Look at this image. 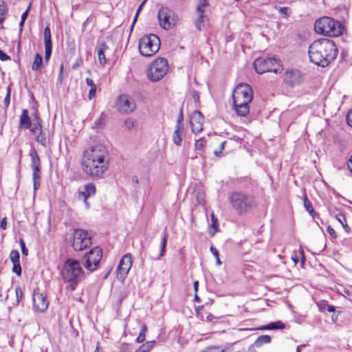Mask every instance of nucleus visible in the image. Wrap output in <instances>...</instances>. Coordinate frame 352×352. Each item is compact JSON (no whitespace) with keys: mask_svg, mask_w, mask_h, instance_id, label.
I'll return each instance as SVG.
<instances>
[{"mask_svg":"<svg viewBox=\"0 0 352 352\" xmlns=\"http://www.w3.org/2000/svg\"><path fill=\"white\" fill-rule=\"evenodd\" d=\"M102 153H107V148L102 144L92 146L86 149L83 153V158L81 162L82 170L91 177L102 178L104 173L108 169L109 160L106 164L96 165L95 160Z\"/></svg>","mask_w":352,"mask_h":352,"instance_id":"obj_2","label":"nucleus"},{"mask_svg":"<svg viewBox=\"0 0 352 352\" xmlns=\"http://www.w3.org/2000/svg\"><path fill=\"white\" fill-rule=\"evenodd\" d=\"M192 98L194 100V102L195 104H199L200 102V98H199V93L198 91L197 90H194L192 91Z\"/></svg>","mask_w":352,"mask_h":352,"instance_id":"obj_58","label":"nucleus"},{"mask_svg":"<svg viewBox=\"0 0 352 352\" xmlns=\"http://www.w3.org/2000/svg\"><path fill=\"white\" fill-rule=\"evenodd\" d=\"M160 26L164 30L172 29L179 20V16L168 7H161L157 13Z\"/></svg>","mask_w":352,"mask_h":352,"instance_id":"obj_11","label":"nucleus"},{"mask_svg":"<svg viewBox=\"0 0 352 352\" xmlns=\"http://www.w3.org/2000/svg\"><path fill=\"white\" fill-rule=\"evenodd\" d=\"M33 188L34 192L40 188L41 173L32 174Z\"/></svg>","mask_w":352,"mask_h":352,"instance_id":"obj_36","label":"nucleus"},{"mask_svg":"<svg viewBox=\"0 0 352 352\" xmlns=\"http://www.w3.org/2000/svg\"><path fill=\"white\" fill-rule=\"evenodd\" d=\"M30 97L32 99V102L36 105V111L34 113H32V116L33 118L34 123H42V120L40 118L39 114H38V103H37V101L36 100V99H35L32 92L30 94Z\"/></svg>","mask_w":352,"mask_h":352,"instance_id":"obj_33","label":"nucleus"},{"mask_svg":"<svg viewBox=\"0 0 352 352\" xmlns=\"http://www.w3.org/2000/svg\"><path fill=\"white\" fill-rule=\"evenodd\" d=\"M32 301L35 309L41 313L45 312L49 306V300L44 292H41L38 287L34 289Z\"/></svg>","mask_w":352,"mask_h":352,"instance_id":"obj_15","label":"nucleus"},{"mask_svg":"<svg viewBox=\"0 0 352 352\" xmlns=\"http://www.w3.org/2000/svg\"><path fill=\"white\" fill-rule=\"evenodd\" d=\"M60 274L63 281L68 284L67 289L74 292L81 281L84 271L78 260L69 258L63 263Z\"/></svg>","mask_w":352,"mask_h":352,"instance_id":"obj_3","label":"nucleus"},{"mask_svg":"<svg viewBox=\"0 0 352 352\" xmlns=\"http://www.w3.org/2000/svg\"><path fill=\"white\" fill-rule=\"evenodd\" d=\"M183 122H184V113H183V107H182L179 110V113L178 115L176 125L184 127Z\"/></svg>","mask_w":352,"mask_h":352,"instance_id":"obj_52","label":"nucleus"},{"mask_svg":"<svg viewBox=\"0 0 352 352\" xmlns=\"http://www.w3.org/2000/svg\"><path fill=\"white\" fill-rule=\"evenodd\" d=\"M204 16V13H199L197 19L195 21V25L199 31L202 29Z\"/></svg>","mask_w":352,"mask_h":352,"instance_id":"obj_39","label":"nucleus"},{"mask_svg":"<svg viewBox=\"0 0 352 352\" xmlns=\"http://www.w3.org/2000/svg\"><path fill=\"white\" fill-rule=\"evenodd\" d=\"M107 153H102L99 157H97L96 160H95V166L96 165H102L106 164L107 161L106 156Z\"/></svg>","mask_w":352,"mask_h":352,"instance_id":"obj_49","label":"nucleus"},{"mask_svg":"<svg viewBox=\"0 0 352 352\" xmlns=\"http://www.w3.org/2000/svg\"><path fill=\"white\" fill-rule=\"evenodd\" d=\"M160 44V39L157 35L155 34H146L139 41V52L143 56L151 57L159 51Z\"/></svg>","mask_w":352,"mask_h":352,"instance_id":"obj_6","label":"nucleus"},{"mask_svg":"<svg viewBox=\"0 0 352 352\" xmlns=\"http://www.w3.org/2000/svg\"><path fill=\"white\" fill-rule=\"evenodd\" d=\"M346 165L348 170L352 173V155L349 157Z\"/></svg>","mask_w":352,"mask_h":352,"instance_id":"obj_64","label":"nucleus"},{"mask_svg":"<svg viewBox=\"0 0 352 352\" xmlns=\"http://www.w3.org/2000/svg\"><path fill=\"white\" fill-rule=\"evenodd\" d=\"M252 102L253 98V90L251 86L247 83H239L235 88L232 94V100Z\"/></svg>","mask_w":352,"mask_h":352,"instance_id":"obj_13","label":"nucleus"},{"mask_svg":"<svg viewBox=\"0 0 352 352\" xmlns=\"http://www.w3.org/2000/svg\"><path fill=\"white\" fill-rule=\"evenodd\" d=\"M130 253L125 254L120 259L116 271L120 278L124 279L131 268L133 261Z\"/></svg>","mask_w":352,"mask_h":352,"instance_id":"obj_16","label":"nucleus"},{"mask_svg":"<svg viewBox=\"0 0 352 352\" xmlns=\"http://www.w3.org/2000/svg\"><path fill=\"white\" fill-rule=\"evenodd\" d=\"M135 122L131 118H128L124 121V126L130 130L135 126Z\"/></svg>","mask_w":352,"mask_h":352,"instance_id":"obj_54","label":"nucleus"},{"mask_svg":"<svg viewBox=\"0 0 352 352\" xmlns=\"http://www.w3.org/2000/svg\"><path fill=\"white\" fill-rule=\"evenodd\" d=\"M210 228H213V231L209 230L208 233L210 236H214L217 232L219 231V224L217 218L214 216L213 213L211 214V224L210 225Z\"/></svg>","mask_w":352,"mask_h":352,"instance_id":"obj_31","label":"nucleus"},{"mask_svg":"<svg viewBox=\"0 0 352 352\" xmlns=\"http://www.w3.org/2000/svg\"><path fill=\"white\" fill-rule=\"evenodd\" d=\"M336 219H337L338 221H339L342 224V226L343 228L344 229V230L347 233H349L350 228L347 225L346 219L345 218L344 214H343L342 213H338V214H337L336 215Z\"/></svg>","mask_w":352,"mask_h":352,"instance_id":"obj_34","label":"nucleus"},{"mask_svg":"<svg viewBox=\"0 0 352 352\" xmlns=\"http://www.w3.org/2000/svg\"><path fill=\"white\" fill-rule=\"evenodd\" d=\"M152 349L151 348V346H149L148 343L147 342H146L145 343L142 344L139 348L136 351V352L139 351V352H148L149 351H151Z\"/></svg>","mask_w":352,"mask_h":352,"instance_id":"obj_55","label":"nucleus"},{"mask_svg":"<svg viewBox=\"0 0 352 352\" xmlns=\"http://www.w3.org/2000/svg\"><path fill=\"white\" fill-rule=\"evenodd\" d=\"M284 82L292 87L301 85L305 80V74L298 69H287L283 76Z\"/></svg>","mask_w":352,"mask_h":352,"instance_id":"obj_12","label":"nucleus"},{"mask_svg":"<svg viewBox=\"0 0 352 352\" xmlns=\"http://www.w3.org/2000/svg\"><path fill=\"white\" fill-rule=\"evenodd\" d=\"M29 129L30 130L31 133L35 135L37 131H38V132L43 131L42 123H33L32 127H30Z\"/></svg>","mask_w":352,"mask_h":352,"instance_id":"obj_46","label":"nucleus"},{"mask_svg":"<svg viewBox=\"0 0 352 352\" xmlns=\"http://www.w3.org/2000/svg\"><path fill=\"white\" fill-rule=\"evenodd\" d=\"M183 129V126L175 125V131L173 132L172 139L174 144H176L177 146L182 145Z\"/></svg>","mask_w":352,"mask_h":352,"instance_id":"obj_26","label":"nucleus"},{"mask_svg":"<svg viewBox=\"0 0 352 352\" xmlns=\"http://www.w3.org/2000/svg\"><path fill=\"white\" fill-rule=\"evenodd\" d=\"M201 352H226L225 349H221L220 346H207L205 350L201 351Z\"/></svg>","mask_w":352,"mask_h":352,"instance_id":"obj_40","label":"nucleus"},{"mask_svg":"<svg viewBox=\"0 0 352 352\" xmlns=\"http://www.w3.org/2000/svg\"><path fill=\"white\" fill-rule=\"evenodd\" d=\"M29 156L31 159V168L32 174L41 173V164L40 157L34 146H31L29 152Z\"/></svg>","mask_w":352,"mask_h":352,"instance_id":"obj_18","label":"nucleus"},{"mask_svg":"<svg viewBox=\"0 0 352 352\" xmlns=\"http://www.w3.org/2000/svg\"><path fill=\"white\" fill-rule=\"evenodd\" d=\"M317 306L320 312H324L325 311H327L330 313L336 312V307L332 305H329L327 300H321L318 301L317 302Z\"/></svg>","mask_w":352,"mask_h":352,"instance_id":"obj_27","label":"nucleus"},{"mask_svg":"<svg viewBox=\"0 0 352 352\" xmlns=\"http://www.w3.org/2000/svg\"><path fill=\"white\" fill-rule=\"evenodd\" d=\"M327 232L331 235L333 239H337L338 236L334 229L329 226L327 228Z\"/></svg>","mask_w":352,"mask_h":352,"instance_id":"obj_60","label":"nucleus"},{"mask_svg":"<svg viewBox=\"0 0 352 352\" xmlns=\"http://www.w3.org/2000/svg\"><path fill=\"white\" fill-rule=\"evenodd\" d=\"M168 239V233L165 231L164 232V235H163V237L161 241L160 251L158 258H160L161 257L164 256L166 253V248Z\"/></svg>","mask_w":352,"mask_h":352,"instance_id":"obj_32","label":"nucleus"},{"mask_svg":"<svg viewBox=\"0 0 352 352\" xmlns=\"http://www.w3.org/2000/svg\"><path fill=\"white\" fill-rule=\"evenodd\" d=\"M338 53L335 41L327 38L314 41L308 50L309 60L321 67H327L336 58Z\"/></svg>","mask_w":352,"mask_h":352,"instance_id":"obj_1","label":"nucleus"},{"mask_svg":"<svg viewBox=\"0 0 352 352\" xmlns=\"http://www.w3.org/2000/svg\"><path fill=\"white\" fill-rule=\"evenodd\" d=\"M253 67L255 72L258 74H263L266 72H279V62L274 56H261L257 58L253 63Z\"/></svg>","mask_w":352,"mask_h":352,"instance_id":"obj_9","label":"nucleus"},{"mask_svg":"<svg viewBox=\"0 0 352 352\" xmlns=\"http://www.w3.org/2000/svg\"><path fill=\"white\" fill-rule=\"evenodd\" d=\"M209 6L207 0H199V4L197 6L196 10L198 13H204V7Z\"/></svg>","mask_w":352,"mask_h":352,"instance_id":"obj_45","label":"nucleus"},{"mask_svg":"<svg viewBox=\"0 0 352 352\" xmlns=\"http://www.w3.org/2000/svg\"><path fill=\"white\" fill-rule=\"evenodd\" d=\"M102 250L100 246L91 248L83 256V265L91 272L98 269L101 262Z\"/></svg>","mask_w":352,"mask_h":352,"instance_id":"obj_10","label":"nucleus"},{"mask_svg":"<svg viewBox=\"0 0 352 352\" xmlns=\"http://www.w3.org/2000/svg\"><path fill=\"white\" fill-rule=\"evenodd\" d=\"M303 204H304V207H305V210L308 212V213L310 214V216H311L314 219L317 218L322 223H323L322 221L319 217L318 214H317L315 212L311 203L309 201L308 197H307L306 195H305L303 196Z\"/></svg>","mask_w":352,"mask_h":352,"instance_id":"obj_25","label":"nucleus"},{"mask_svg":"<svg viewBox=\"0 0 352 352\" xmlns=\"http://www.w3.org/2000/svg\"><path fill=\"white\" fill-rule=\"evenodd\" d=\"M347 124L352 127V109L349 111L346 117Z\"/></svg>","mask_w":352,"mask_h":352,"instance_id":"obj_63","label":"nucleus"},{"mask_svg":"<svg viewBox=\"0 0 352 352\" xmlns=\"http://www.w3.org/2000/svg\"><path fill=\"white\" fill-rule=\"evenodd\" d=\"M16 294V305H19L22 300L23 296V292L21 287L18 286L15 289Z\"/></svg>","mask_w":352,"mask_h":352,"instance_id":"obj_44","label":"nucleus"},{"mask_svg":"<svg viewBox=\"0 0 352 352\" xmlns=\"http://www.w3.org/2000/svg\"><path fill=\"white\" fill-rule=\"evenodd\" d=\"M35 140L43 146L47 145V140L43 131L38 132V135H35Z\"/></svg>","mask_w":352,"mask_h":352,"instance_id":"obj_38","label":"nucleus"},{"mask_svg":"<svg viewBox=\"0 0 352 352\" xmlns=\"http://www.w3.org/2000/svg\"><path fill=\"white\" fill-rule=\"evenodd\" d=\"M32 69L34 72L43 73L44 69L43 58L39 53H36L34 56V61L32 64Z\"/></svg>","mask_w":352,"mask_h":352,"instance_id":"obj_23","label":"nucleus"},{"mask_svg":"<svg viewBox=\"0 0 352 352\" xmlns=\"http://www.w3.org/2000/svg\"><path fill=\"white\" fill-rule=\"evenodd\" d=\"M210 251L212 254V255L215 257L217 265H221V261L220 260L219 252L217 250V249L214 246L211 245L210 248Z\"/></svg>","mask_w":352,"mask_h":352,"instance_id":"obj_42","label":"nucleus"},{"mask_svg":"<svg viewBox=\"0 0 352 352\" xmlns=\"http://www.w3.org/2000/svg\"><path fill=\"white\" fill-rule=\"evenodd\" d=\"M106 120L107 115L104 114V113H102L100 117L95 120L94 125L92 126V128L103 129L106 126Z\"/></svg>","mask_w":352,"mask_h":352,"instance_id":"obj_29","label":"nucleus"},{"mask_svg":"<svg viewBox=\"0 0 352 352\" xmlns=\"http://www.w3.org/2000/svg\"><path fill=\"white\" fill-rule=\"evenodd\" d=\"M44 36V45H45V62L47 63L50 60L52 54V48L53 44L52 41V34L51 30L50 28V24H47V26L44 28L43 32Z\"/></svg>","mask_w":352,"mask_h":352,"instance_id":"obj_17","label":"nucleus"},{"mask_svg":"<svg viewBox=\"0 0 352 352\" xmlns=\"http://www.w3.org/2000/svg\"><path fill=\"white\" fill-rule=\"evenodd\" d=\"M229 200L232 208L241 216L246 214L258 205L254 195L242 191L232 192L229 196Z\"/></svg>","mask_w":352,"mask_h":352,"instance_id":"obj_5","label":"nucleus"},{"mask_svg":"<svg viewBox=\"0 0 352 352\" xmlns=\"http://www.w3.org/2000/svg\"><path fill=\"white\" fill-rule=\"evenodd\" d=\"M96 90H97V87H91L89 89V94H88L89 100H91L96 96Z\"/></svg>","mask_w":352,"mask_h":352,"instance_id":"obj_61","label":"nucleus"},{"mask_svg":"<svg viewBox=\"0 0 352 352\" xmlns=\"http://www.w3.org/2000/svg\"><path fill=\"white\" fill-rule=\"evenodd\" d=\"M32 125V122L29 115V111L26 109H22L21 114L19 116V129H29Z\"/></svg>","mask_w":352,"mask_h":352,"instance_id":"obj_21","label":"nucleus"},{"mask_svg":"<svg viewBox=\"0 0 352 352\" xmlns=\"http://www.w3.org/2000/svg\"><path fill=\"white\" fill-rule=\"evenodd\" d=\"M116 107L117 110L122 114H129L133 112L136 105L133 100L127 95L122 94L118 96Z\"/></svg>","mask_w":352,"mask_h":352,"instance_id":"obj_14","label":"nucleus"},{"mask_svg":"<svg viewBox=\"0 0 352 352\" xmlns=\"http://www.w3.org/2000/svg\"><path fill=\"white\" fill-rule=\"evenodd\" d=\"M10 96H11V88L10 86L7 87L6 95L3 100V104L5 108H8L10 103Z\"/></svg>","mask_w":352,"mask_h":352,"instance_id":"obj_47","label":"nucleus"},{"mask_svg":"<svg viewBox=\"0 0 352 352\" xmlns=\"http://www.w3.org/2000/svg\"><path fill=\"white\" fill-rule=\"evenodd\" d=\"M63 70H64V65L62 63L60 66L59 74H58V79H57V81L60 85H62L63 83V80H64Z\"/></svg>","mask_w":352,"mask_h":352,"instance_id":"obj_56","label":"nucleus"},{"mask_svg":"<svg viewBox=\"0 0 352 352\" xmlns=\"http://www.w3.org/2000/svg\"><path fill=\"white\" fill-rule=\"evenodd\" d=\"M204 120V117L201 112L199 110H195L190 118V124H194L195 122L197 124H202Z\"/></svg>","mask_w":352,"mask_h":352,"instance_id":"obj_28","label":"nucleus"},{"mask_svg":"<svg viewBox=\"0 0 352 352\" xmlns=\"http://www.w3.org/2000/svg\"><path fill=\"white\" fill-rule=\"evenodd\" d=\"M146 1H147V0H143L142 1V3L139 5V6L138 7L135 14L133 17V24H135V23L137 22L139 14L141 12L142 10Z\"/></svg>","mask_w":352,"mask_h":352,"instance_id":"obj_50","label":"nucleus"},{"mask_svg":"<svg viewBox=\"0 0 352 352\" xmlns=\"http://www.w3.org/2000/svg\"><path fill=\"white\" fill-rule=\"evenodd\" d=\"M272 341V338L269 335H262L258 336L256 341L254 342V345L256 347H261L264 344H269Z\"/></svg>","mask_w":352,"mask_h":352,"instance_id":"obj_30","label":"nucleus"},{"mask_svg":"<svg viewBox=\"0 0 352 352\" xmlns=\"http://www.w3.org/2000/svg\"><path fill=\"white\" fill-rule=\"evenodd\" d=\"M12 272L17 276L20 277L22 274V268L20 262L12 264Z\"/></svg>","mask_w":352,"mask_h":352,"instance_id":"obj_43","label":"nucleus"},{"mask_svg":"<svg viewBox=\"0 0 352 352\" xmlns=\"http://www.w3.org/2000/svg\"><path fill=\"white\" fill-rule=\"evenodd\" d=\"M10 259L12 263L20 262V254L17 250H12L10 253Z\"/></svg>","mask_w":352,"mask_h":352,"instance_id":"obj_37","label":"nucleus"},{"mask_svg":"<svg viewBox=\"0 0 352 352\" xmlns=\"http://www.w3.org/2000/svg\"><path fill=\"white\" fill-rule=\"evenodd\" d=\"M69 241L75 251H81L92 245V237L88 231L80 228L74 230Z\"/></svg>","mask_w":352,"mask_h":352,"instance_id":"obj_8","label":"nucleus"},{"mask_svg":"<svg viewBox=\"0 0 352 352\" xmlns=\"http://www.w3.org/2000/svg\"><path fill=\"white\" fill-rule=\"evenodd\" d=\"M96 193V187L94 183H88L84 186L83 190L78 191V199H82V197L89 198L94 196Z\"/></svg>","mask_w":352,"mask_h":352,"instance_id":"obj_20","label":"nucleus"},{"mask_svg":"<svg viewBox=\"0 0 352 352\" xmlns=\"http://www.w3.org/2000/svg\"><path fill=\"white\" fill-rule=\"evenodd\" d=\"M221 318H223L222 316L217 317L210 313L206 317V321L212 322L213 324H216L217 323L218 320H221Z\"/></svg>","mask_w":352,"mask_h":352,"instance_id":"obj_51","label":"nucleus"},{"mask_svg":"<svg viewBox=\"0 0 352 352\" xmlns=\"http://www.w3.org/2000/svg\"><path fill=\"white\" fill-rule=\"evenodd\" d=\"M168 69V60L163 57L155 59L147 69V77L152 82L160 80Z\"/></svg>","mask_w":352,"mask_h":352,"instance_id":"obj_7","label":"nucleus"},{"mask_svg":"<svg viewBox=\"0 0 352 352\" xmlns=\"http://www.w3.org/2000/svg\"><path fill=\"white\" fill-rule=\"evenodd\" d=\"M108 49L109 47L105 41H102L98 45L97 54L99 63L101 66H104L107 63V58L104 53L105 51Z\"/></svg>","mask_w":352,"mask_h":352,"instance_id":"obj_22","label":"nucleus"},{"mask_svg":"<svg viewBox=\"0 0 352 352\" xmlns=\"http://www.w3.org/2000/svg\"><path fill=\"white\" fill-rule=\"evenodd\" d=\"M276 10H278V12L283 15V17L287 19L289 16V8L288 7H275Z\"/></svg>","mask_w":352,"mask_h":352,"instance_id":"obj_48","label":"nucleus"},{"mask_svg":"<svg viewBox=\"0 0 352 352\" xmlns=\"http://www.w3.org/2000/svg\"><path fill=\"white\" fill-rule=\"evenodd\" d=\"M147 331V326L146 324H143L141 326V329L139 333V335L135 339V342L138 343H142L146 339V332Z\"/></svg>","mask_w":352,"mask_h":352,"instance_id":"obj_35","label":"nucleus"},{"mask_svg":"<svg viewBox=\"0 0 352 352\" xmlns=\"http://www.w3.org/2000/svg\"><path fill=\"white\" fill-rule=\"evenodd\" d=\"M314 30L318 34L329 37H337L344 33L346 27L341 21L324 16L315 21Z\"/></svg>","mask_w":352,"mask_h":352,"instance_id":"obj_4","label":"nucleus"},{"mask_svg":"<svg viewBox=\"0 0 352 352\" xmlns=\"http://www.w3.org/2000/svg\"><path fill=\"white\" fill-rule=\"evenodd\" d=\"M251 102L236 100L235 98L233 100V108L236 111L237 116L240 117H245L250 113L249 104Z\"/></svg>","mask_w":352,"mask_h":352,"instance_id":"obj_19","label":"nucleus"},{"mask_svg":"<svg viewBox=\"0 0 352 352\" xmlns=\"http://www.w3.org/2000/svg\"><path fill=\"white\" fill-rule=\"evenodd\" d=\"M0 60L2 61L10 60L11 58L4 51L0 49Z\"/></svg>","mask_w":352,"mask_h":352,"instance_id":"obj_59","label":"nucleus"},{"mask_svg":"<svg viewBox=\"0 0 352 352\" xmlns=\"http://www.w3.org/2000/svg\"><path fill=\"white\" fill-rule=\"evenodd\" d=\"M21 162L20 159L18 160L17 166L16 167V177L17 179V183L19 184L21 179Z\"/></svg>","mask_w":352,"mask_h":352,"instance_id":"obj_53","label":"nucleus"},{"mask_svg":"<svg viewBox=\"0 0 352 352\" xmlns=\"http://www.w3.org/2000/svg\"><path fill=\"white\" fill-rule=\"evenodd\" d=\"M132 345L129 343H123L120 346V351L122 352H131Z\"/></svg>","mask_w":352,"mask_h":352,"instance_id":"obj_57","label":"nucleus"},{"mask_svg":"<svg viewBox=\"0 0 352 352\" xmlns=\"http://www.w3.org/2000/svg\"><path fill=\"white\" fill-rule=\"evenodd\" d=\"M206 144V140L204 138H201L195 141V150L200 151L204 149Z\"/></svg>","mask_w":352,"mask_h":352,"instance_id":"obj_41","label":"nucleus"},{"mask_svg":"<svg viewBox=\"0 0 352 352\" xmlns=\"http://www.w3.org/2000/svg\"><path fill=\"white\" fill-rule=\"evenodd\" d=\"M192 131L195 133H197L201 132L203 130L202 124H197V126H195V124H190Z\"/></svg>","mask_w":352,"mask_h":352,"instance_id":"obj_62","label":"nucleus"},{"mask_svg":"<svg viewBox=\"0 0 352 352\" xmlns=\"http://www.w3.org/2000/svg\"><path fill=\"white\" fill-rule=\"evenodd\" d=\"M285 328V324L280 320L271 322L267 324L262 325L258 328L259 330H276L283 329Z\"/></svg>","mask_w":352,"mask_h":352,"instance_id":"obj_24","label":"nucleus"}]
</instances>
